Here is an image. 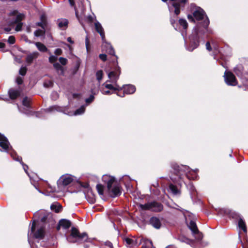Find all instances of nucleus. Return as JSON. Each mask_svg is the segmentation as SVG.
Listing matches in <instances>:
<instances>
[{"mask_svg": "<svg viewBox=\"0 0 248 248\" xmlns=\"http://www.w3.org/2000/svg\"><path fill=\"white\" fill-rule=\"evenodd\" d=\"M16 154H15L14 153H11V156L14 160H15L16 161H21V158L19 156H17V157H16Z\"/></svg>", "mask_w": 248, "mask_h": 248, "instance_id": "nucleus-43", "label": "nucleus"}, {"mask_svg": "<svg viewBox=\"0 0 248 248\" xmlns=\"http://www.w3.org/2000/svg\"><path fill=\"white\" fill-rule=\"evenodd\" d=\"M68 23V20L66 19H61L58 20V26L62 30H64L67 28Z\"/></svg>", "mask_w": 248, "mask_h": 248, "instance_id": "nucleus-25", "label": "nucleus"}, {"mask_svg": "<svg viewBox=\"0 0 248 248\" xmlns=\"http://www.w3.org/2000/svg\"><path fill=\"white\" fill-rule=\"evenodd\" d=\"M88 238L86 233L83 232L80 234L78 230L75 227L72 228L71 234L66 237L67 240L70 243L85 242Z\"/></svg>", "mask_w": 248, "mask_h": 248, "instance_id": "nucleus-5", "label": "nucleus"}, {"mask_svg": "<svg viewBox=\"0 0 248 248\" xmlns=\"http://www.w3.org/2000/svg\"><path fill=\"white\" fill-rule=\"evenodd\" d=\"M179 240L183 242H185L187 244H189L190 243V240L189 239H187L186 237H179Z\"/></svg>", "mask_w": 248, "mask_h": 248, "instance_id": "nucleus-44", "label": "nucleus"}, {"mask_svg": "<svg viewBox=\"0 0 248 248\" xmlns=\"http://www.w3.org/2000/svg\"><path fill=\"white\" fill-rule=\"evenodd\" d=\"M206 48L207 50H208V51H211L212 49L211 46H210V44L209 42H207L206 43Z\"/></svg>", "mask_w": 248, "mask_h": 248, "instance_id": "nucleus-55", "label": "nucleus"}, {"mask_svg": "<svg viewBox=\"0 0 248 248\" xmlns=\"http://www.w3.org/2000/svg\"><path fill=\"white\" fill-rule=\"evenodd\" d=\"M179 24L184 29H186L187 27V23L186 20L181 18L179 20Z\"/></svg>", "mask_w": 248, "mask_h": 248, "instance_id": "nucleus-32", "label": "nucleus"}, {"mask_svg": "<svg viewBox=\"0 0 248 248\" xmlns=\"http://www.w3.org/2000/svg\"><path fill=\"white\" fill-rule=\"evenodd\" d=\"M187 18H188V19L190 21H194V19H193V16H192V15H188L187 16Z\"/></svg>", "mask_w": 248, "mask_h": 248, "instance_id": "nucleus-57", "label": "nucleus"}, {"mask_svg": "<svg viewBox=\"0 0 248 248\" xmlns=\"http://www.w3.org/2000/svg\"><path fill=\"white\" fill-rule=\"evenodd\" d=\"M85 187L88 188V192L85 194V196L87 200L90 203H93L95 202V195L93 193L92 190L89 188V185H86Z\"/></svg>", "mask_w": 248, "mask_h": 248, "instance_id": "nucleus-14", "label": "nucleus"}, {"mask_svg": "<svg viewBox=\"0 0 248 248\" xmlns=\"http://www.w3.org/2000/svg\"><path fill=\"white\" fill-rule=\"evenodd\" d=\"M193 16L196 20H203V22L201 25L198 26L194 29L192 34L189 36L190 46L187 48V50L190 51H192L198 47L199 43V35L204 33V31L206 30L209 24L208 18L201 8H196L193 12Z\"/></svg>", "mask_w": 248, "mask_h": 248, "instance_id": "nucleus-1", "label": "nucleus"}, {"mask_svg": "<svg viewBox=\"0 0 248 248\" xmlns=\"http://www.w3.org/2000/svg\"><path fill=\"white\" fill-rule=\"evenodd\" d=\"M187 186L191 191H194L195 190V188L191 183H190Z\"/></svg>", "mask_w": 248, "mask_h": 248, "instance_id": "nucleus-54", "label": "nucleus"}, {"mask_svg": "<svg viewBox=\"0 0 248 248\" xmlns=\"http://www.w3.org/2000/svg\"><path fill=\"white\" fill-rule=\"evenodd\" d=\"M31 99L30 98L25 97L22 101L23 105L27 108H29Z\"/></svg>", "mask_w": 248, "mask_h": 248, "instance_id": "nucleus-34", "label": "nucleus"}, {"mask_svg": "<svg viewBox=\"0 0 248 248\" xmlns=\"http://www.w3.org/2000/svg\"><path fill=\"white\" fill-rule=\"evenodd\" d=\"M88 19L90 21H93V17L91 16H88Z\"/></svg>", "mask_w": 248, "mask_h": 248, "instance_id": "nucleus-63", "label": "nucleus"}, {"mask_svg": "<svg viewBox=\"0 0 248 248\" xmlns=\"http://www.w3.org/2000/svg\"><path fill=\"white\" fill-rule=\"evenodd\" d=\"M4 30L5 31L9 32L11 31V29L10 28H5Z\"/></svg>", "mask_w": 248, "mask_h": 248, "instance_id": "nucleus-62", "label": "nucleus"}, {"mask_svg": "<svg viewBox=\"0 0 248 248\" xmlns=\"http://www.w3.org/2000/svg\"><path fill=\"white\" fill-rule=\"evenodd\" d=\"M102 180L107 184V189L110 196L114 198L121 195L120 187L119 185L115 184V179L114 177L104 175L102 176Z\"/></svg>", "mask_w": 248, "mask_h": 248, "instance_id": "nucleus-4", "label": "nucleus"}, {"mask_svg": "<svg viewBox=\"0 0 248 248\" xmlns=\"http://www.w3.org/2000/svg\"><path fill=\"white\" fill-rule=\"evenodd\" d=\"M5 46V44L3 43H0V48H2Z\"/></svg>", "mask_w": 248, "mask_h": 248, "instance_id": "nucleus-64", "label": "nucleus"}, {"mask_svg": "<svg viewBox=\"0 0 248 248\" xmlns=\"http://www.w3.org/2000/svg\"><path fill=\"white\" fill-rule=\"evenodd\" d=\"M53 83L51 80H47L44 82V86L46 88L51 87L53 86Z\"/></svg>", "mask_w": 248, "mask_h": 248, "instance_id": "nucleus-38", "label": "nucleus"}, {"mask_svg": "<svg viewBox=\"0 0 248 248\" xmlns=\"http://www.w3.org/2000/svg\"><path fill=\"white\" fill-rule=\"evenodd\" d=\"M85 45H86V47L87 50L88 51L89 46V40L88 36H86V38H85Z\"/></svg>", "mask_w": 248, "mask_h": 248, "instance_id": "nucleus-50", "label": "nucleus"}, {"mask_svg": "<svg viewBox=\"0 0 248 248\" xmlns=\"http://www.w3.org/2000/svg\"><path fill=\"white\" fill-rule=\"evenodd\" d=\"M187 0H170L172 2V5L170 6L168 4V8L170 12L172 10V7L174 8V13L176 16L178 15L180 13L181 4H184Z\"/></svg>", "mask_w": 248, "mask_h": 248, "instance_id": "nucleus-8", "label": "nucleus"}, {"mask_svg": "<svg viewBox=\"0 0 248 248\" xmlns=\"http://www.w3.org/2000/svg\"><path fill=\"white\" fill-rule=\"evenodd\" d=\"M99 57V58L104 62L107 60V55L105 54H100Z\"/></svg>", "mask_w": 248, "mask_h": 248, "instance_id": "nucleus-49", "label": "nucleus"}, {"mask_svg": "<svg viewBox=\"0 0 248 248\" xmlns=\"http://www.w3.org/2000/svg\"><path fill=\"white\" fill-rule=\"evenodd\" d=\"M69 0V2L70 4L72 6H74L75 2H74V0Z\"/></svg>", "mask_w": 248, "mask_h": 248, "instance_id": "nucleus-60", "label": "nucleus"}, {"mask_svg": "<svg viewBox=\"0 0 248 248\" xmlns=\"http://www.w3.org/2000/svg\"><path fill=\"white\" fill-rule=\"evenodd\" d=\"M71 226V222L70 221L67 219H61L59 223V225L57 227V230H59L60 228L62 227L64 229L69 228Z\"/></svg>", "mask_w": 248, "mask_h": 248, "instance_id": "nucleus-20", "label": "nucleus"}, {"mask_svg": "<svg viewBox=\"0 0 248 248\" xmlns=\"http://www.w3.org/2000/svg\"><path fill=\"white\" fill-rule=\"evenodd\" d=\"M26 72L27 68L25 66H22L19 71V74L22 76H25L26 74Z\"/></svg>", "mask_w": 248, "mask_h": 248, "instance_id": "nucleus-39", "label": "nucleus"}, {"mask_svg": "<svg viewBox=\"0 0 248 248\" xmlns=\"http://www.w3.org/2000/svg\"><path fill=\"white\" fill-rule=\"evenodd\" d=\"M224 80L225 83L229 86H235L237 84L236 79L234 75L231 72H227L224 73Z\"/></svg>", "mask_w": 248, "mask_h": 248, "instance_id": "nucleus-9", "label": "nucleus"}, {"mask_svg": "<svg viewBox=\"0 0 248 248\" xmlns=\"http://www.w3.org/2000/svg\"><path fill=\"white\" fill-rule=\"evenodd\" d=\"M139 206L142 210H151V202L145 203L144 204H140Z\"/></svg>", "mask_w": 248, "mask_h": 248, "instance_id": "nucleus-30", "label": "nucleus"}, {"mask_svg": "<svg viewBox=\"0 0 248 248\" xmlns=\"http://www.w3.org/2000/svg\"><path fill=\"white\" fill-rule=\"evenodd\" d=\"M103 73L101 70H98L96 73V79L100 83L103 78Z\"/></svg>", "mask_w": 248, "mask_h": 248, "instance_id": "nucleus-33", "label": "nucleus"}, {"mask_svg": "<svg viewBox=\"0 0 248 248\" xmlns=\"http://www.w3.org/2000/svg\"><path fill=\"white\" fill-rule=\"evenodd\" d=\"M45 29H43V30L38 29V30H36L34 31V34L35 36L39 37V36H41L44 35L45 34Z\"/></svg>", "mask_w": 248, "mask_h": 248, "instance_id": "nucleus-35", "label": "nucleus"}, {"mask_svg": "<svg viewBox=\"0 0 248 248\" xmlns=\"http://www.w3.org/2000/svg\"><path fill=\"white\" fill-rule=\"evenodd\" d=\"M103 49L105 50V51L109 54L110 55H112L115 56V57L117 59V56L115 55V51L112 46L109 44L108 43L106 40L105 41H103Z\"/></svg>", "mask_w": 248, "mask_h": 248, "instance_id": "nucleus-15", "label": "nucleus"}, {"mask_svg": "<svg viewBox=\"0 0 248 248\" xmlns=\"http://www.w3.org/2000/svg\"><path fill=\"white\" fill-rule=\"evenodd\" d=\"M59 61L60 63L63 65H66L67 62V60L63 57H60L59 58Z\"/></svg>", "mask_w": 248, "mask_h": 248, "instance_id": "nucleus-41", "label": "nucleus"}, {"mask_svg": "<svg viewBox=\"0 0 248 248\" xmlns=\"http://www.w3.org/2000/svg\"><path fill=\"white\" fill-rule=\"evenodd\" d=\"M35 45L38 49L41 52H46L47 50V47L42 43L40 42H36L34 43Z\"/></svg>", "mask_w": 248, "mask_h": 248, "instance_id": "nucleus-28", "label": "nucleus"}, {"mask_svg": "<svg viewBox=\"0 0 248 248\" xmlns=\"http://www.w3.org/2000/svg\"><path fill=\"white\" fill-rule=\"evenodd\" d=\"M125 241L126 242V243L128 245H131L133 243V240H132L130 238H126L125 239Z\"/></svg>", "mask_w": 248, "mask_h": 248, "instance_id": "nucleus-51", "label": "nucleus"}, {"mask_svg": "<svg viewBox=\"0 0 248 248\" xmlns=\"http://www.w3.org/2000/svg\"><path fill=\"white\" fill-rule=\"evenodd\" d=\"M169 188L170 191L174 194L176 195L179 193V190L178 189L177 187L172 185L170 184L169 186Z\"/></svg>", "mask_w": 248, "mask_h": 248, "instance_id": "nucleus-31", "label": "nucleus"}, {"mask_svg": "<svg viewBox=\"0 0 248 248\" xmlns=\"http://www.w3.org/2000/svg\"><path fill=\"white\" fill-rule=\"evenodd\" d=\"M124 93H124L130 94L133 93L136 91V88L134 85H127L124 86Z\"/></svg>", "mask_w": 248, "mask_h": 248, "instance_id": "nucleus-22", "label": "nucleus"}, {"mask_svg": "<svg viewBox=\"0 0 248 248\" xmlns=\"http://www.w3.org/2000/svg\"><path fill=\"white\" fill-rule=\"evenodd\" d=\"M94 97L93 95H91L88 98H87L85 100L86 103L89 104L91 103L94 99Z\"/></svg>", "mask_w": 248, "mask_h": 248, "instance_id": "nucleus-46", "label": "nucleus"}, {"mask_svg": "<svg viewBox=\"0 0 248 248\" xmlns=\"http://www.w3.org/2000/svg\"><path fill=\"white\" fill-rule=\"evenodd\" d=\"M150 224L155 229H158L160 228L161 222L160 220L156 217H152L149 221Z\"/></svg>", "mask_w": 248, "mask_h": 248, "instance_id": "nucleus-21", "label": "nucleus"}, {"mask_svg": "<svg viewBox=\"0 0 248 248\" xmlns=\"http://www.w3.org/2000/svg\"><path fill=\"white\" fill-rule=\"evenodd\" d=\"M11 148L7 139L0 134V151L7 152Z\"/></svg>", "mask_w": 248, "mask_h": 248, "instance_id": "nucleus-12", "label": "nucleus"}, {"mask_svg": "<svg viewBox=\"0 0 248 248\" xmlns=\"http://www.w3.org/2000/svg\"><path fill=\"white\" fill-rule=\"evenodd\" d=\"M163 210V205L160 203L153 202H151V211L154 212H160Z\"/></svg>", "mask_w": 248, "mask_h": 248, "instance_id": "nucleus-19", "label": "nucleus"}, {"mask_svg": "<svg viewBox=\"0 0 248 248\" xmlns=\"http://www.w3.org/2000/svg\"><path fill=\"white\" fill-rule=\"evenodd\" d=\"M62 51L61 48H57L55 51L56 55H60L62 54Z\"/></svg>", "mask_w": 248, "mask_h": 248, "instance_id": "nucleus-52", "label": "nucleus"}, {"mask_svg": "<svg viewBox=\"0 0 248 248\" xmlns=\"http://www.w3.org/2000/svg\"><path fill=\"white\" fill-rule=\"evenodd\" d=\"M232 217L234 218H235L238 220V227L242 229L243 231L245 233H247V228L246 223L243 219V218L241 217V216L238 213L235 212H232Z\"/></svg>", "mask_w": 248, "mask_h": 248, "instance_id": "nucleus-11", "label": "nucleus"}, {"mask_svg": "<svg viewBox=\"0 0 248 248\" xmlns=\"http://www.w3.org/2000/svg\"><path fill=\"white\" fill-rule=\"evenodd\" d=\"M16 82L18 85L22 84L23 83V78L20 77H17L16 78Z\"/></svg>", "mask_w": 248, "mask_h": 248, "instance_id": "nucleus-47", "label": "nucleus"}, {"mask_svg": "<svg viewBox=\"0 0 248 248\" xmlns=\"http://www.w3.org/2000/svg\"><path fill=\"white\" fill-rule=\"evenodd\" d=\"M41 22H39L36 23V25L39 27H41L43 29H45L46 26V23L45 19H43V17L41 16Z\"/></svg>", "mask_w": 248, "mask_h": 248, "instance_id": "nucleus-36", "label": "nucleus"}, {"mask_svg": "<svg viewBox=\"0 0 248 248\" xmlns=\"http://www.w3.org/2000/svg\"><path fill=\"white\" fill-rule=\"evenodd\" d=\"M106 245L110 248H112V244L111 243L108 242L106 243Z\"/></svg>", "mask_w": 248, "mask_h": 248, "instance_id": "nucleus-59", "label": "nucleus"}, {"mask_svg": "<svg viewBox=\"0 0 248 248\" xmlns=\"http://www.w3.org/2000/svg\"><path fill=\"white\" fill-rule=\"evenodd\" d=\"M243 70L244 68L241 64L237 65L234 69V72L238 77L242 76Z\"/></svg>", "mask_w": 248, "mask_h": 248, "instance_id": "nucleus-27", "label": "nucleus"}, {"mask_svg": "<svg viewBox=\"0 0 248 248\" xmlns=\"http://www.w3.org/2000/svg\"><path fill=\"white\" fill-rule=\"evenodd\" d=\"M101 92H102V94H105V95L111 94V92L109 90L105 91V90H102L101 91Z\"/></svg>", "mask_w": 248, "mask_h": 248, "instance_id": "nucleus-56", "label": "nucleus"}, {"mask_svg": "<svg viewBox=\"0 0 248 248\" xmlns=\"http://www.w3.org/2000/svg\"><path fill=\"white\" fill-rule=\"evenodd\" d=\"M175 20L173 19H170V22L171 25L173 26V27L176 30V28L175 27Z\"/></svg>", "mask_w": 248, "mask_h": 248, "instance_id": "nucleus-58", "label": "nucleus"}, {"mask_svg": "<svg viewBox=\"0 0 248 248\" xmlns=\"http://www.w3.org/2000/svg\"><path fill=\"white\" fill-rule=\"evenodd\" d=\"M121 71L119 67L117 68L114 71L108 72V79L107 80L108 82H110L112 83H117Z\"/></svg>", "mask_w": 248, "mask_h": 248, "instance_id": "nucleus-10", "label": "nucleus"}, {"mask_svg": "<svg viewBox=\"0 0 248 248\" xmlns=\"http://www.w3.org/2000/svg\"><path fill=\"white\" fill-rule=\"evenodd\" d=\"M38 55L39 53L36 51L33 52L32 53L29 54L27 55L26 59V62L30 64L31 63L33 60L36 59L38 57Z\"/></svg>", "mask_w": 248, "mask_h": 248, "instance_id": "nucleus-23", "label": "nucleus"}, {"mask_svg": "<svg viewBox=\"0 0 248 248\" xmlns=\"http://www.w3.org/2000/svg\"><path fill=\"white\" fill-rule=\"evenodd\" d=\"M103 85L106 89L110 90L120 91L122 89L117 84V83H112L110 82H108V80H107L106 82L103 84Z\"/></svg>", "mask_w": 248, "mask_h": 248, "instance_id": "nucleus-16", "label": "nucleus"}, {"mask_svg": "<svg viewBox=\"0 0 248 248\" xmlns=\"http://www.w3.org/2000/svg\"><path fill=\"white\" fill-rule=\"evenodd\" d=\"M65 107H61L58 106H52L43 111L37 112L36 113V116L38 118H41L44 116V114L46 113L53 112L54 111L63 112L64 113L68 115H78L83 114L85 110V106H82L79 108L77 109L73 113L72 112H67Z\"/></svg>", "mask_w": 248, "mask_h": 248, "instance_id": "nucleus-3", "label": "nucleus"}, {"mask_svg": "<svg viewBox=\"0 0 248 248\" xmlns=\"http://www.w3.org/2000/svg\"><path fill=\"white\" fill-rule=\"evenodd\" d=\"M74 177L70 174H66L62 176L57 182V185L59 190H57L55 188H52L51 186V191L52 192H59L62 190V186H66L71 183L74 181Z\"/></svg>", "mask_w": 248, "mask_h": 248, "instance_id": "nucleus-6", "label": "nucleus"}, {"mask_svg": "<svg viewBox=\"0 0 248 248\" xmlns=\"http://www.w3.org/2000/svg\"><path fill=\"white\" fill-rule=\"evenodd\" d=\"M37 222H38V220H34L32 222V225L31 228V232H28V236H29L30 233H32L35 230V226Z\"/></svg>", "mask_w": 248, "mask_h": 248, "instance_id": "nucleus-40", "label": "nucleus"}, {"mask_svg": "<svg viewBox=\"0 0 248 248\" xmlns=\"http://www.w3.org/2000/svg\"><path fill=\"white\" fill-rule=\"evenodd\" d=\"M51 96L52 99H56L58 97V94L56 92H53Z\"/></svg>", "mask_w": 248, "mask_h": 248, "instance_id": "nucleus-53", "label": "nucleus"}, {"mask_svg": "<svg viewBox=\"0 0 248 248\" xmlns=\"http://www.w3.org/2000/svg\"><path fill=\"white\" fill-rule=\"evenodd\" d=\"M20 163L22 164V165L23 166V168L24 170H25V172L29 176L28 172L27 171V170L28 169V166L21 161L20 162Z\"/></svg>", "mask_w": 248, "mask_h": 248, "instance_id": "nucleus-48", "label": "nucleus"}, {"mask_svg": "<svg viewBox=\"0 0 248 248\" xmlns=\"http://www.w3.org/2000/svg\"><path fill=\"white\" fill-rule=\"evenodd\" d=\"M96 189L97 190V192L98 194L100 195H103V190L104 187L101 184H97L96 185Z\"/></svg>", "mask_w": 248, "mask_h": 248, "instance_id": "nucleus-37", "label": "nucleus"}, {"mask_svg": "<svg viewBox=\"0 0 248 248\" xmlns=\"http://www.w3.org/2000/svg\"><path fill=\"white\" fill-rule=\"evenodd\" d=\"M53 66L55 69L57 70L58 73L60 75L63 76L64 74V71L63 68L58 62L54 63Z\"/></svg>", "mask_w": 248, "mask_h": 248, "instance_id": "nucleus-26", "label": "nucleus"}, {"mask_svg": "<svg viewBox=\"0 0 248 248\" xmlns=\"http://www.w3.org/2000/svg\"><path fill=\"white\" fill-rule=\"evenodd\" d=\"M67 41L69 42L71 44H73L74 42L72 40V38L71 37H68L67 38Z\"/></svg>", "mask_w": 248, "mask_h": 248, "instance_id": "nucleus-61", "label": "nucleus"}, {"mask_svg": "<svg viewBox=\"0 0 248 248\" xmlns=\"http://www.w3.org/2000/svg\"><path fill=\"white\" fill-rule=\"evenodd\" d=\"M95 28L97 32H98L101 37L102 41H105V32L104 31V29L101 25V24L98 21H96L94 23Z\"/></svg>", "mask_w": 248, "mask_h": 248, "instance_id": "nucleus-17", "label": "nucleus"}, {"mask_svg": "<svg viewBox=\"0 0 248 248\" xmlns=\"http://www.w3.org/2000/svg\"><path fill=\"white\" fill-rule=\"evenodd\" d=\"M34 216L40 219V226L37 231L34 233L33 236L38 239H42L45 235V224L46 221L49 218V220H52L49 213L44 210H40L34 213Z\"/></svg>", "mask_w": 248, "mask_h": 248, "instance_id": "nucleus-2", "label": "nucleus"}, {"mask_svg": "<svg viewBox=\"0 0 248 248\" xmlns=\"http://www.w3.org/2000/svg\"><path fill=\"white\" fill-rule=\"evenodd\" d=\"M50 207L51 209L54 210L56 213H59L62 210V206L57 203L52 204Z\"/></svg>", "mask_w": 248, "mask_h": 248, "instance_id": "nucleus-29", "label": "nucleus"}, {"mask_svg": "<svg viewBox=\"0 0 248 248\" xmlns=\"http://www.w3.org/2000/svg\"><path fill=\"white\" fill-rule=\"evenodd\" d=\"M186 168V166H179L174 165L173 166L174 173L176 175L174 177L173 175L171 176L170 179L174 182H178L180 180L183 179V175L185 174V169Z\"/></svg>", "mask_w": 248, "mask_h": 248, "instance_id": "nucleus-7", "label": "nucleus"}, {"mask_svg": "<svg viewBox=\"0 0 248 248\" xmlns=\"http://www.w3.org/2000/svg\"><path fill=\"white\" fill-rule=\"evenodd\" d=\"M24 16L23 14H19L16 15L15 18H14L13 21L11 22V24L17 23L16 27V31H18L21 30L23 24L20 21L23 19Z\"/></svg>", "mask_w": 248, "mask_h": 248, "instance_id": "nucleus-13", "label": "nucleus"}, {"mask_svg": "<svg viewBox=\"0 0 248 248\" xmlns=\"http://www.w3.org/2000/svg\"><path fill=\"white\" fill-rule=\"evenodd\" d=\"M188 226L194 235L198 234L199 235V237L198 238V239H201L202 238L201 235L199 234V232L197 228L196 224L195 222L193 221H190L188 225Z\"/></svg>", "mask_w": 248, "mask_h": 248, "instance_id": "nucleus-18", "label": "nucleus"}, {"mask_svg": "<svg viewBox=\"0 0 248 248\" xmlns=\"http://www.w3.org/2000/svg\"><path fill=\"white\" fill-rule=\"evenodd\" d=\"M8 42L10 44H13L15 42V38L13 36H10L9 37Z\"/></svg>", "mask_w": 248, "mask_h": 248, "instance_id": "nucleus-45", "label": "nucleus"}, {"mask_svg": "<svg viewBox=\"0 0 248 248\" xmlns=\"http://www.w3.org/2000/svg\"><path fill=\"white\" fill-rule=\"evenodd\" d=\"M58 59V58L56 56H54V55H50V57H49V62L52 63V62H56Z\"/></svg>", "mask_w": 248, "mask_h": 248, "instance_id": "nucleus-42", "label": "nucleus"}, {"mask_svg": "<svg viewBox=\"0 0 248 248\" xmlns=\"http://www.w3.org/2000/svg\"><path fill=\"white\" fill-rule=\"evenodd\" d=\"M8 93L10 98L12 99H15L20 94V92L19 90L13 89L9 90Z\"/></svg>", "mask_w": 248, "mask_h": 248, "instance_id": "nucleus-24", "label": "nucleus"}]
</instances>
